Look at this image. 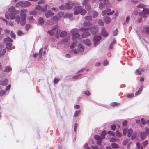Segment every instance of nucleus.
I'll return each mask as SVG.
<instances>
[{
	"label": "nucleus",
	"mask_w": 149,
	"mask_h": 149,
	"mask_svg": "<svg viewBox=\"0 0 149 149\" xmlns=\"http://www.w3.org/2000/svg\"><path fill=\"white\" fill-rule=\"evenodd\" d=\"M71 33L73 35L72 39L73 40H75L76 39L78 38L80 36V34L78 33V29H72L71 31Z\"/></svg>",
	"instance_id": "obj_1"
},
{
	"label": "nucleus",
	"mask_w": 149,
	"mask_h": 149,
	"mask_svg": "<svg viewBox=\"0 0 149 149\" xmlns=\"http://www.w3.org/2000/svg\"><path fill=\"white\" fill-rule=\"evenodd\" d=\"M31 4V3L29 1H19L16 4L15 6L17 7H25L29 6Z\"/></svg>",
	"instance_id": "obj_2"
},
{
	"label": "nucleus",
	"mask_w": 149,
	"mask_h": 149,
	"mask_svg": "<svg viewBox=\"0 0 149 149\" xmlns=\"http://www.w3.org/2000/svg\"><path fill=\"white\" fill-rule=\"evenodd\" d=\"M56 31V32L55 35L56 38H58L59 33L60 32V31L58 29L56 30V28H54L51 30L48 31H47V32L49 33L50 35L52 36L54 35V33Z\"/></svg>",
	"instance_id": "obj_3"
},
{
	"label": "nucleus",
	"mask_w": 149,
	"mask_h": 149,
	"mask_svg": "<svg viewBox=\"0 0 149 149\" xmlns=\"http://www.w3.org/2000/svg\"><path fill=\"white\" fill-rule=\"evenodd\" d=\"M91 25L92 23L91 22L84 21L83 24L84 27L81 28L80 30L81 31L88 30L89 29V27Z\"/></svg>",
	"instance_id": "obj_4"
},
{
	"label": "nucleus",
	"mask_w": 149,
	"mask_h": 149,
	"mask_svg": "<svg viewBox=\"0 0 149 149\" xmlns=\"http://www.w3.org/2000/svg\"><path fill=\"white\" fill-rule=\"evenodd\" d=\"M89 1L88 0H84L83 3V5L85 6L86 9L88 11H89L91 9V7L89 3Z\"/></svg>",
	"instance_id": "obj_5"
},
{
	"label": "nucleus",
	"mask_w": 149,
	"mask_h": 149,
	"mask_svg": "<svg viewBox=\"0 0 149 149\" xmlns=\"http://www.w3.org/2000/svg\"><path fill=\"white\" fill-rule=\"evenodd\" d=\"M133 132V130L131 128L129 129L127 131V136L128 137H130L131 136L132 139H134L136 136V132H134V134L132 136Z\"/></svg>",
	"instance_id": "obj_6"
},
{
	"label": "nucleus",
	"mask_w": 149,
	"mask_h": 149,
	"mask_svg": "<svg viewBox=\"0 0 149 149\" xmlns=\"http://www.w3.org/2000/svg\"><path fill=\"white\" fill-rule=\"evenodd\" d=\"M10 18L11 19H13L15 20V22L19 24L20 22V17L19 15L15 16L14 14H12L10 15Z\"/></svg>",
	"instance_id": "obj_7"
},
{
	"label": "nucleus",
	"mask_w": 149,
	"mask_h": 149,
	"mask_svg": "<svg viewBox=\"0 0 149 149\" xmlns=\"http://www.w3.org/2000/svg\"><path fill=\"white\" fill-rule=\"evenodd\" d=\"M75 4L74 2H72L71 1H68L65 4V8L68 10H70L72 8V7H73Z\"/></svg>",
	"instance_id": "obj_8"
},
{
	"label": "nucleus",
	"mask_w": 149,
	"mask_h": 149,
	"mask_svg": "<svg viewBox=\"0 0 149 149\" xmlns=\"http://www.w3.org/2000/svg\"><path fill=\"white\" fill-rule=\"evenodd\" d=\"M91 32L93 34H95L97 32L98 28L96 26H94L91 27L89 28Z\"/></svg>",
	"instance_id": "obj_9"
},
{
	"label": "nucleus",
	"mask_w": 149,
	"mask_h": 149,
	"mask_svg": "<svg viewBox=\"0 0 149 149\" xmlns=\"http://www.w3.org/2000/svg\"><path fill=\"white\" fill-rule=\"evenodd\" d=\"M27 16L25 15L24 16H21L20 23L22 26H24L26 23V18Z\"/></svg>",
	"instance_id": "obj_10"
},
{
	"label": "nucleus",
	"mask_w": 149,
	"mask_h": 149,
	"mask_svg": "<svg viewBox=\"0 0 149 149\" xmlns=\"http://www.w3.org/2000/svg\"><path fill=\"white\" fill-rule=\"evenodd\" d=\"M64 13L63 12H60L58 14V16H54L52 19L56 21H58L61 19V18L63 15Z\"/></svg>",
	"instance_id": "obj_11"
},
{
	"label": "nucleus",
	"mask_w": 149,
	"mask_h": 149,
	"mask_svg": "<svg viewBox=\"0 0 149 149\" xmlns=\"http://www.w3.org/2000/svg\"><path fill=\"white\" fill-rule=\"evenodd\" d=\"M82 8V7L81 6H75L74 8V14L77 15L79 14Z\"/></svg>",
	"instance_id": "obj_12"
},
{
	"label": "nucleus",
	"mask_w": 149,
	"mask_h": 149,
	"mask_svg": "<svg viewBox=\"0 0 149 149\" xmlns=\"http://www.w3.org/2000/svg\"><path fill=\"white\" fill-rule=\"evenodd\" d=\"M101 39L100 36H95L94 37V44L95 45H97V42L99 41Z\"/></svg>",
	"instance_id": "obj_13"
},
{
	"label": "nucleus",
	"mask_w": 149,
	"mask_h": 149,
	"mask_svg": "<svg viewBox=\"0 0 149 149\" xmlns=\"http://www.w3.org/2000/svg\"><path fill=\"white\" fill-rule=\"evenodd\" d=\"M90 15H91L94 18L96 17L98 15V13L95 11H92L89 13Z\"/></svg>",
	"instance_id": "obj_14"
},
{
	"label": "nucleus",
	"mask_w": 149,
	"mask_h": 149,
	"mask_svg": "<svg viewBox=\"0 0 149 149\" xmlns=\"http://www.w3.org/2000/svg\"><path fill=\"white\" fill-rule=\"evenodd\" d=\"M45 15L46 17L48 18L53 16L54 15V14L52 12L51 10H49L46 12Z\"/></svg>",
	"instance_id": "obj_15"
},
{
	"label": "nucleus",
	"mask_w": 149,
	"mask_h": 149,
	"mask_svg": "<svg viewBox=\"0 0 149 149\" xmlns=\"http://www.w3.org/2000/svg\"><path fill=\"white\" fill-rule=\"evenodd\" d=\"M28 11L27 9H22L20 11V15L21 16H24L26 15V16H27L26 14L24 13Z\"/></svg>",
	"instance_id": "obj_16"
},
{
	"label": "nucleus",
	"mask_w": 149,
	"mask_h": 149,
	"mask_svg": "<svg viewBox=\"0 0 149 149\" xmlns=\"http://www.w3.org/2000/svg\"><path fill=\"white\" fill-rule=\"evenodd\" d=\"M90 35V33L87 31H85L82 34V37L83 38H86Z\"/></svg>",
	"instance_id": "obj_17"
},
{
	"label": "nucleus",
	"mask_w": 149,
	"mask_h": 149,
	"mask_svg": "<svg viewBox=\"0 0 149 149\" xmlns=\"http://www.w3.org/2000/svg\"><path fill=\"white\" fill-rule=\"evenodd\" d=\"M8 81L6 79L3 80H0V85L3 86H6L7 85Z\"/></svg>",
	"instance_id": "obj_18"
},
{
	"label": "nucleus",
	"mask_w": 149,
	"mask_h": 149,
	"mask_svg": "<svg viewBox=\"0 0 149 149\" xmlns=\"http://www.w3.org/2000/svg\"><path fill=\"white\" fill-rule=\"evenodd\" d=\"M78 49L79 52H83L84 50V48L81 44H79L78 45Z\"/></svg>",
	"instance_id": "obj_19"
},
{
	"label": "nucleus",
	"mask_w": 149,
	"mask_h": 149,
	"mask_svg": "<svg viewBox=\"0 0 149 149\" xmlns=\"http://www.w3.org/2000/svg\"><path fill=\"white\" fill-rule=\"evenodd\" d=\"M104 21L106 24H109L111 21V18L108 17H105L104 19Z\"/></svg>",
	"instance_id": "obj_20"
},
{
	"label": "nucleus",
	"mask_w": 149,
	"mask_h": 149,
	"mask_svg": "<svg viewBox=\"0 0 149 149\" xmlns=\"http://www.w3.org/2000/svg\"><path fill=\"white\" fill-rule=\"evenodd\" d=\"M84 43L87 45L90 46L91 44V42L90 40L86 39L84 41Z\"/></svg>",
	"instance_id": "obj_21"
},
{
	"label": "nucleus",
	"mask_w": 149,
	"mask_h": 149,
	"mask_svg": "<svg viewBox=\"0 0 149 149\" xmlns=\"http://www.w3.org/2000/svg\"><path fill=\"white\" fill-rule=\"evenodd\" d=\"M139 14V16L143 17L144 18H146L147 17L146 14L143 11L140 12Z\"/></svg>",
	"instance_id": "obj_22"
},
{
	"label": "nucleus",
	"mask_w": 149,
	"mask_h": 149,
	"mask_svg": "<svg viewBox=\"0 0 149 149\" xmlns=\"http://www.w3.org/2000/svg\"><path fill=\"white\" fill-rule=\"evenodd\" d=\"M106 134V132L105 131H104L102 132L101 134V137L102 139H104L105 138Z\"/></svg>",
	"instance_id": "obj_23"
},
{
	"label": "nucleus",
	"mask_w": 149,
	"mask_h": 149,
	"mask_svg": "<svg viewBox=\"0 0 149 149\" xmlns=\"http://www.w3.org/2000/svg\"><path fill=\"white\" fill-rule=\"evenodd\" d=\"M11 68L10 66H7L4 70V72H10L11 70Z\"/></svg>",
	"instance_id": "obj_24"
},
{
	"label": "nucleus",
	"mask_w": 149,
	"mask_h": 149,
	"mask_svg": "<svg viewBox=\"0 0 149 149\" xmlns=\"http://www.w3.org/2000/svg\"><path fill=\"white\" fill-rule=\"evenodd\" d=\"M102 33L103 35L104 36L107 37L108 36V33L106 32L105 29L103 28L102 30Z\"/></svg>",
	"instance_id": "obj_25"
},
{
	"label": "nucleus",
	"mask_w": 149,
	"mask_h": 149,
	"mask_svg": "<svg viewBox=\"0 0 149 149\" xmlns=\"http://www.w3.org/2000/svg\"><path fill=\"white\" fill-rule=\"evenodd\" d=\"M67 35V32L65 31H62L61 33L60 37L63 38L65 36Z\"/></svg>",
	"instance_id": "obj_26"
},
{
	"label": "nucleus",
	"mask_w": 149,
	"mask_h": 149,
	"mask_svg": "<svg viewBox=\"0 0 149 149\" xmlns=\"http://www.w3.org/2000/svg\"><path fill=\"white\" fill-rule=\"evenodd\" d=\"M111 146L113 148H119V146L118 145L115 143L111 144Z\"/></svg>",
	"instance_id": "obj_27"
},
{
	"label": "nucleus",
	"mask_w": 149,
	"mask_h": 149,
	"mask_svg": "<svg viewBox=\"0 0 149 149\" xmlns=\"http://www.w3.org/2000/svg\"><path fill=\"white\" fill-rule=\"evenodd\" d=\"M141 71L139 69H137L135 71V73L136 75H139L141 74Z\"/></svg>",
	"instance_id": "obj_28"
},
{
	"label": "nucleus",
	"mask_w": 149,
	"mask_h": 149,
	"mask_svg": "<svg viewBox=\"0 0 149 149\" xmlns=\"http://www.w3.org/2000/svg\"><path fill=\"white\" fill-rule=\"evenodd\" d=\"M44 22L43 19L42 18H40L38 19V23L39 24H43Z\"/></svg>",
	"instance_id": "obj_29"
},
{
	"label": "nucleus",
	"mask_w": 149,
	"mask_h": 149,
	"mask_svg": "<svg viewBox=\"0 0 149 149\" xmlns=\"http://www.w3.org/2000/svg\"><path fill=\"white\" fill-rule=\"evenodd\" d=\"M81 111L80 110L76 111L74 115V117H76L79 114L81 113Z\"/></svg>",
	"instance_id": "obj_30"
},
{
	"label": "nucleus",
	"mask_w": 149,
	"mask_h": 149,
	"mask_svg": "<svg viewBox=\"0 0 149 149\" xmlns=\"http://www.w3.org/2000/svg\"><path fill=\"white\" fill-rule=\"evenodd\" d=\"M68 40V38H65L64 39L60 41L59 43L60 44H62L64 43H65L67 42Z\"/></svg>",
	"instance_id": "obj_31"
},
{
	"label": "nucleus",
	"mask_w": 149,
	"mask_h": 149,
	"mask_svg": "<svg viewBox=\"0 0 149 149\" xmlns=\"http://www.w3.org/2000/svg\"><path fill=\"white\" fill-rule=\"evenodd\" d=\"M141 138L142 140H143L146 137V134L144 132H142L141 134Z\"/></svg>",
	"instance_id": "obj_32"
},
{
	"label": "nucleus",
	"mask_w": 149,
	"mask_h": 149,
	"mask_svg": "<svg viewBox=\"0 0 149 149\" xmlns=\"http://www.w3.org/2000/svg\"><path fill=\"white\" fill-rule=\"evenodd\" d=\"M15 7L13 6H11L8 9V11L10 12L13 13Z\"/></svg>",
	"instance_id": "obj_33"
},
{
	"label": "nucleus",
	"mask_w": 149,
	"mask_h": 149,
	"mask_svg": "<svg viewBox=\"0 0 149 149\" xmlns=\"http://www.w3.org/2000/svg\"><path fill=\"white\" fill-rule=\"evenodd\" d=\"M95 139L97 140H101L102 139L101 136L98 135H95L94 136Z\"/></svg>",
	"instance_id": "obj_34"
},
{
	"label": "nucleus",
	"mask_w": 149,
	"mask_h": 149,
	"mask_svg": "<svg viewBox=\"0 0 149 149\" xmlns=\"http://www.w3.org/2000/svg\"><path fill=\"white\" fill-rule=\"evenodd\" d=\"M84 19L88 21H91L92 20V17L90 16H86Z\"/></svg>",
	"instance_id": "obj_35"
},
{
	"label": "nucleus",
	"mask_w": 149,
	"mask_h": 149,
	"mask_svg": "<svg viewBox=\"0 0 149 149\" xmlns=\"http://www.w3.org/2000/svg\"><path fill=\"white\" fill-rule=\"evenodd\" d=\"M6 51L4 49H2L0 50V55H4L6 53Z\"/></svg>",
	"instance_id": "obj_36"
},
{
	"label": "nucleus",
	"mask_w": 149,
	"mask_h": 149,
	"mask_svg": "<svg viewBox=\"0 0 149 149\" xmlns=\"http://www.w3.org/2000/svg\"><path fill=\"white\" fill-rule=\"evenodd\" d=\"M86 13V11L84 9H82V8L81 10L80 13L82 15H84Z\"/></svg>",
	"instance_id": "obj_37"
},
{
	"label": "nucleus",
	"mask_w": 149,
	"mask_h": 149,
	"mask_svg": "<svg viewBox=\"0 0 149 149\" xmlns=\"http://www.w3.org/2000/svg\"><path fill=\"white\" fill-rule=\"evenodd\" d=\"M105 7L104 5L102 3H100L99 5V8L101 9H102Z\"/></svg>",
	"instance_id": "obj_38"
},
{
	"label": "nucleus",
	"mask_w": 149,
	"mask_h": 149,
	"mask_svg": "<svg viewBox=\"0 0 149 149\" xmlns=\"http://www.w3.org/2000/svg\"><path fill=\"white\" fill-rule=\"evenodd\" d=\"M47 10V7L46 6H45L43 7H41V11L45 12Z\"/></svg>",
	"instance_id": "obj_39"
},
{
	"label": "nucleus",
	"mask_w": 149,
	"mask_h": 149,
	"mask_svg": "<svg viewBox=\"0 0 149 149\" xmlns=\"http://www.w3.org/2000/svg\"><path fill=\"white\" fill-rule=\"evenodd\" d=\"M77 44V42H74L71 45L70 48L72 49L75 47Z\"/></svg>",
	"instance_id": "obj_40"
},
{
	"label": "nucleus",
	"mask_w": 149,
	"mask_h": 149,
	"mask_svg": "<svg viewBox=\"0 0 149 149\" xmlns=\"http://www.w3.org/2000/svg\"><path fill=\"white\" fill-rule=\"evenodd\" d=\"M43 48H41L39 51V56L41 58L42 56V53L43 52Z\"/></svg>",
	"instance_id": "obj_41"
},
{
	"label": "nucleus",
	"mask_w": 149,
	"mask_h": 149,
	"mask_svg": "<svg viewBox=\"0 0 149 149\" xmlns=\"http://www.w3.org/2000/svg\"><path fill=\"white\" fill-rule=\"evenodd\" d=\"M116 135L118 137H120L122 136V134L118 130L116 131Z\"/></svg>",
	"instance_id": "obj_42"
},
{
	"label": "nucleus",
	"mask_w": 149,
	"mask_h": 149,
	"mask_svg": "<svg viewBox=\"0 0 149 149\" xmlns=\"http://www.w3.org/2000/svg\"><path fill=\"white\" fill-rule=\"evenodd\" d=\"M108 134L110 135H111L114 136L115 135V134L113 132L111 131H109L108 132Z\"/></svg>",
	"instance_id": "obj_43"
},
{
	"label": "nucleus",
	"mask_w": 149,
	"mask_h": 149,
	"mask_svg": "<svg viewBox=\"0 0 149 149\" xmlns=\"http://www.w3.org/2000/svg\"><path fill=\"white\" fill-rule=\"evenodd\" d=\"M142 87L140 88L138 90V91L136 92V93L135 94V95L136 96V95H138L139 93H140L142 91Z\"/></svg>",
	"instance_id": "obj_44"
},
{
	"label": "nucleus",
	"mask_w": 149,
	"mask_h": 149,
	"mask_svg": "<svg viewBox=\"0 0 149 149\" xmlns=\"http://www.w3.org/2000/svg\"><path fill=\"white\" fill-rule=\"evenodd\" d=\"M4 40H7L10 42H12L13 41L12 39L10 37H8L4 39Z\"/></svg>",
	"instance_id": "obj_45"
},
{
	"label": "nucleus",
	"mask_w": 149,
	"mask_h": 149,
	"mask_svg": "<svg viewBox=\"0 0 149 149\" xmlns=\"http://www.w3.org/2000/svg\"><path fill=\"white\" fill-rule=\"evenodd\" d=\"M133 96L134 94L132 93L128 94L126 95V97L129 98L132 97H133Z\"/></svg>",
	"instance_id": "obj_46"
},
{
	"label": "nucleus",
	"mask_w": 149,
	"mask_h": 149,
	"mask_svg": "<svg viewBox=\"0 0 149 149\" xmlns=\"http://www.w3.org/2000/svg\"><path fill=\"white\" fill-rule=\"evenodd\" d=\"M136 145L138 148L137 149H143V147L142 146H140V144L139 142H137L136 143Z\"/></svg>",
	"instance_id": "obj_47"
},
{
	"label": "nucleus",
	"mask_w": 149,
	"mask_h": 149,
	"mask_svg": "<svg viewBox=\"0 0 149 149\" xmlns=\"http://www.w3.org/2000/svg\"><path fill=\"white\" fill-rule=\"evenodd\" d=\"M143 11L145 13L148 14H149V9L147 8H144Z\"/></svg>",
	"instance_id": "obj_48"
},
{
	"label": "nucleus",
	"mask_w": 149,
	"mask_h": 149,
	"mask_svg": "<svg viewBox=\"0 0 149 149\" xmlns=\"http://www.w3.org/2000/svg\"><path fill=\"white\" fill-rule=\"evenodd\" d=\"M98 24L101 26H103L104 24V23L103 22L102 19H100L98 21Z\"/></svg>",
	"instance_id": "obj_49"
},
{
	"label": "nucleus",
	"mask_w": 149,
	"mask_h": 149,
	"mask_svg": "<svg viewBox=\"0 0 149 149\" xmlns=\"http://www.w3.org/2000/svg\"><path fill=\"white\" fill-rule=\"evenodd\" d=\"M41 7L40 5H38L36 6L35 8L36 10H41Z\"/></svg>",
	"instance_id": "obj_50"
},
{
	"label": "nucleus",
	"mask_w": 149,
	"mask_h": 149,
	"mask_svg": "<svg viewBox=\"0 0 149 149\" xmlns=\"http://www.w3.org/2000/svg\"><path fill=\"white\" fill-rule=\"evenodd\" d=\"M116 128V125H112L111 126V130L113 131L115 130Z\"/></svg>",
	"instance_id": "obj_51"
},
{
	"label": "nucleus",
	"mask_w": 149,
	"mask_h": 149,
	"mask_svg": "<svg viewBox=\"0 0 149 149\" xmlns=\"http://www.w3.org/2000/svg\"><path fill=\"white\" fill-rule=\"evenodd\" d=\"M119 104L116 102H113L111 104V105L112 106H116L118 105Z\"/></svg>",
	"instance_id": "obj_52"
},
{
	"label": "nucleus",
	"mask_w": 149,
	"mask_h": 149,
	"mask_svg": "<svg viewBox=\"0 0 149 149\" xmlns=\"http://www.w3.org/2000/svg\"><path fill=\"white\" fill-rule=\"evenodd\" d=\"M123 126H126L127 124V120H124L122 123Z\"/></svg>",
	"instance_id": "obj_53"
},
{
	"label": "nucleus",
	"mask_w": 149,
	"mask_h": 149,
	"mask_svg": "<svg viewBox=\"0 0 149 149\" xmlns=\"http://www.w3.org/2000/svg\"><path fill=\"white\" fill-rule=\"evenodd\" d=\"M11 37L13 38H15V33L12 31L11 33Z\"/></svg>",
	"instance_id": "obj_54"
},
{
	"label": "nucleus",
	"mask_w": 149,
	"mask_h": 149,
	"mask_svg": "<svg viewBox=\"0 0 149 149\" xmlns=\"http://www.w3.org/2000/svg\"><path fill=\"white\" fill-rule=\"evenodd\" d=\"M10 15L8 13H6L5 14L6 18L8 19H9L10 18Z\"/></svg>",
	"instance_id": "obj_55"
},
{
	"label": "nucleus",
	"mask_w": 149,
	"mask_h": 149,
	"mask_svg": "<svg viewBox=\"0 0 149 149\" xmlns=\"http://www.w3.org/2000/svg\"><path fill=\"white\" fill-rule=\"evenodd\" d=\"M6 92L4 91H0V96H2L5 94Z\"/></svg>",
	"instance_id": "obj_56"
},
{
	"label": "nucleus",
	"mask_w": 149,
	"mask_h": 149,
	"mask_svg": "<svg viewBox=\"0 0 149 149\" xmlns=\"http://www.w3.org/2000/svg\"><path fill=\"white\" fill-rule=\"evenodd\" d=\"M136 7L138 8H143L145 7V5L143 4H140L138 5Z\"/></svg>",
	"instance_id": "obj_57"
},
{
	"label": "nucleus",
	"mask_w": 149,
	"mask_h": 149,
	"mask_svg": "<svg viewBox=\"0 0 149 149\" xmlns=\"http://www.w3.org/2000/svg\"><path fill=\"white\" fill-rule=\"evenodd\" d=\"M84 93L88 96L89 95H90V93L89 91H84Z\"/></svg>",
	"instance_id": "obj_58"
},
{
	"label": "nucleus",
	"mask_w": 149,
	"mask_h": 149,
	"mask_svg": "<svg viewBox=\"0 0 149 149\" xmlns=\"http://www.w3.org/2000/svg\"><path fill=\"white\" fill-rule=\"evenodd\" d=\"M31 27V26L29 24H27L25 26V28L26 30H28Z\"/></svg>",
	"instance_id": "obj_59"
},
{
	"label": "nucleus",
	"mask_w": 149,
	"mask_h": 149,
	"mask_svg": "<svg viewBox=\"0 0 149 149\" xmlns=\"http://www.w3.org/2000/svg\"><path fill=\"white\" fill-rule=\"evenodd\" d=\"M118 30L117 29H116L114 31H113V36L116 35L118 33Z\"/></svg>",
	"instance_id": "obj_60"
},
{
	"label": "nucleus",
	"mask_w": 149,
	"mask_h": 149,
	"mask_svg": "<svg viewBox=\"0 0 149 149\" xmlns=\"http://www.w3.org/2000/svg\"><path fill=\"white\" fill-rule=\"evenodd\" d=\"M36 13V12L35 10L31 11L29 13V14L31 15H35Z\"/></svg>",
	"instance_id": "obj_61"
},
{
	"label": "nucleus",
	"mask_w": 149,
	"mask_h": 149,
	"mask_svg": "<svg viewBox=\"0 0 149 149\" xmlns=\"http://www.w3.org/2000/svg\"><path fill=\"white\" fill-rule=\"evenodd\" d=\"M13 13L12 14H19V11L18 10H14L13 12Z\"/></svg>",
	"instance_id": "obj_62"
},
{
	"label": "nucleus",
	"mask_w": 149,
	"mask_h": 149,
	"mask_svg": "<svg viewBox=\"0 0 149 149\" xmlns=\"http://www.w3.org/2000/svg\"><path fill=\"white\" fill-rule=\"evenodd\" d=\"M148 143V141L147 140H145L144 141L143 143V146H146Z\"/></svg>",
	"instance_id": "obj_63"
},
{
	"label": "nucleus",
	"mask_w": 149,
	"mask_h": 149,
	"mask_svg": "<svg viewBox=\"0 0 149 149\" xmlns=\"http://www.w3.org/2000/svg\"><path fill=\"white\" fill-rule=\"evenodd\" d=\"M145 31L148 34H149V27H146L145 29Z\"/></svg>",
	"instance_id": "obj_64"
}]
</instances>
